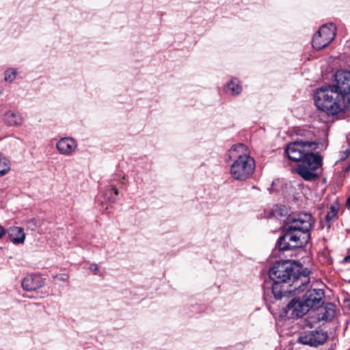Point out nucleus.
Masks as SVG:
<instances>
[{"label": "nucleus", "instance_id": "26", "mask_svg": "<svg viewBox=\"0 0 350 350\" xmlns=\"http://www.w3.org/2000/svg\"><path fill=\"white\" fill-rule=\"evenodd\" d=\"M4 89L0 86V96L3 93Z\"/></svg>", "mask_w": 350, "mask_h": 350}, {"label": "nucleus", "instance_id": "20", "mask_svg": "<svg viewBox=\"0 0 350 350\" xmlns=\"http://www.w3.org/2000/svg\"><path fill=\"white\" fill-rule=\"evenodd\" d=\"M337 211V209L332 206L327 213L326 220L329 221L334 219L336 216Z\"/></svg>", "mask_w": 350, "mask_h": 350}, {"label": "nucleus", "instance_id": "18", "mask_svg": "<svg viewBox=\"0 0 350 350\" xmlns=\"http://www.w3.org/2000/svg\"><path fill=\"white\" fill-rule=\"evenodd\" d=\"M17 72L14 68H9L5 70L4 80L6 82L12 83L16 77Z\"/></svg>", "mask_w": 350, "mask_h": 350}, {"label": "nucleus", "instance_id": "13", "mask_svg": "<svg viewBox=\"0 0 350 350\" xmlns=\"http://www.w3.org/2000/svg\"><path fill=\"white\" fill-rule=\"evenodd\" d=\"M43 284V279L37 275H27L22 282L23 288L29 291H36L42 287Z\"/></svg>", "mask_w": 350, "mask_h": 350}, {"label": "nucleus", "instance_id": "1", "mask_svg": "<svg viewBox=\"0 0 350 350\" xmlns=\"http://www.w3.org/2000/svg\"><path fill=\"white\" fill-rule=\"evenodd\" d=\"M314 144L310 142L296 141L289 143L285 153L293 161H301L295 172L305 180L312 181L318 178L317 170L322 165V157L312 152Z\"/></svg>", "mask_w": 350, "mask_h": 350}, {"label": "nucleus", "instance_id": "12", "mask_svg": "<svg viewBox=\"0 0 350 350\" xmlns=\"http://www.w3.org/2000/svg\"><path fill=\"white\" fill-rule=\"evenodd\" d=\"M286 309L288 313L296 317H301L310 310L302 299H296L287 305Z\"/></svg>", "mask_w": 350, "mask_h": 350}, {"label": "nucleus", "instance_id": "21", "mask_svg": "<svg viewBox=\"0 0 350 350\" xmlns=\"http://www.w3.org/2000/svg\"><path fill=\"white\" fill-rule=\"evenodd\" d=\"M90 270L92 271L95 275H100L99 267L97 264H92L90 266Z\"/></svg>", "mask_w": 350, "mask_h": 350}, {"label": "nucleus", "instance_id": "15", "mask_svg": "<svg viewBox=\"0 0 350 350\" xmlns=\"http://www.w3.org/2000/svg\"><path fill=\"white\" fill-rule=\"evenodd\" d=\"M3 120L10 126H21L23 122V116L18 113L11 111H7L3 116Z\"/></svg>", "mask_w": 350, "mask_h": 350}, {"label": "nucleus", "instance_id": "3", "mask_svg": "<svg viewBox=\"0 0 350 350\" xmlns=\"http://www.w3.org/2000/svg\"><path fill=\"white\" fill-rule=\"evenodd\" d=\"M227 157L234 160L230 165V174L234 180L245 181L252 176L256 167L255 161L245 145L237 144L232 146Z\"/></svg>", "mask_w": 350, "mask_h": 350}, {"label": "nucleus", "instance_id": "10", "mask_svg": "<svg viewBox=\"0 0 350 350\" xmlns=\"http://www.w3.org/2000/svg\"><path fill=\"white\" fill-rule=\"evenodd\" d=\"M324 293L321 289H312L306 292L302 298L305 304L310 310L313 308H319L323 304Z\"/></svg>", "mask_w": 350, "mask_h": 350}, {"label": "nucleus", "instance_id": "17", "mask_svg": "<svg viewBox=\"0 0 350 350\" xmlns=\"http://www.w3.org/2000/svg\"><path fill=\"white\" fill-rule=\"evenodd\" d=\"M11 169V164L6 157H0V176L8 174Z\"/></svg>", "mask_w": 350, "mask_h": 350}, {"label": "nucleus", "instance_id": "6", "mask_svg": "<svg viewBox=\"0 0 350 350\" xmlns=\"http://www.w3.org/2000/svg\"><path fill=\"white\" fill-rule=\"evenodd\" d=\"M334 94L328 91L326 94H322L321 98L325 105H321L318 109L332 116L345 111H350V93L334 100Z\"/></svg>", "mask_w": 350, "mask_h": 350}, {"label": "nucleus", "instance_id": "5", "mask_svg": "<svg viewBox=\"0 0 350 350\" xmlns=\"http://www.w3.org/2000/svg\"><path fill=\"white\" fill-rule=\"evenodd\" d=\"M294 270L291 261L278 262L269 269V277L273 281L272 293L279 299L282 297V288L291 282Z\"/></svg>", "mask_w": 350, "mask_h": 350}, {"label": "nucleus", "instance_id": "11", "mask_svg": "<svg viewBox=\"0 0 350 350\" xmlns=\"http://www.w3.org/2000/svg\"><path fill=\"white\" fill-rule=\"evenodd\" d=\"M56 148L60 154L70 156L75 152L77 143L73 138L63 137L57 142Z\"/></svg>", "mask_w": 350, "mask_h": 350}, {"label": "nucleus", "instance_id": "29", "mask_svg": "<svg viewBox=\"0 0 350 350\" xmlns=\"http://www.w3.org/2000/svg\"><path fill=\"white\" fill-rule=\"evenodd\" d=\"M349 258H350V256L345 258V260H349Z\"/></svg>", "mask_w": 350, "mask_h": 350}, {"label": "nucleus", "instance_id": "14", "mask_svg": "<svg viewBox=\"0 0 350 350\" xmlns=\"http://www.w3.org/2000/svg\"><path fill=\"white\" fill-rule=\"evenodd\" d=\"M9 237L11 241L14 244H22L25 239V234L23 229L21 227L13 226L8 230Z\"/></svg>", "mask_w": 350, "mask_h": 350}, {"label": "nucleus", "instance_id": "27", "mask_svg": "<svg viewBox=\"0 0 350 350\" xmlns=\"http://www.w3.org/2000/svg\"><path fill=\"white\" fill-rule=\"evenodd\" d=\"M110 200H111L112 202H115V199L114 198H111Z\"/></svg>", "mask_w": 350, "mask_h": 350}, {"label": "nucleus", "instance_id": "23", "mask_svg": "<svg viewBox=\"0 0 350 350\" xmlns=\"http://www.w3.org/2000/svg\"><path fill=\"white\" fill-rule=\"evenodd\" d=\"M5 234V228L0 225V239H1Z\"/></svg>", "mask_w": 350, "mask_h": 350}, {"label": "nucleus", "instance_id": "4", "mask_svg": "<svg viewBox=\"0 0 350 350\" xmlns=\"http://www.w3.org/2000/svg\"><path fill=\"white\" fill-rule=\"evenodd\" d=\"M334 83L332 85L323 86L314 93V103L317 108L325 105L321 96L327 92H334V100L350 93V72L343 70H338L334 75Z\"/></svg>", "mask_w": 350, "mask_h": 350}, {"label": "nucleus", "instance_id": "24", "mask_svg": "<svg viewBox=\"0 0 350 350\" xmlns=\"http://www.w3.org/2000/svg\"><path fill=\"white\" fill-rule=\"evenodd\" d=\"M60 275L62 276L59 278L61 280H66L68 278L67 274H62Z\"/></svg>", "mask_w": 350, "mask_h": 350}, {"label": "nucleus", "instance_id": "7", "mask_svg": "<svg viewBox=\"0 0 350 350\" xmlns=\"http://www.w3.org/2000/svg\"><path fill=\"white\" fill-rule=\"evenodd\" d=\"M336 27L333 23L322 25L312 39V46L321 50L328 46L336 36Z\"/></svg>", "mask_w": 350, "mask_h": 350}, {"label": "nucleus", "instance_id": "22", "mask_svg": "<svg viewBox=\"0 0 350 350\" xmlns=\"http://www.w3.org/2000/svg\"><path fill=\"white\" fill-rule=\"evenodd\" d=\"M107 190L108 191H113L116 196L118 195V189L113 186H109Z\"/></svg>", "mask_w": 350, "mask_h": 350}, {"label": "nucleus", "instance_id": "19", "mask_svg": "<svg viewBox=\"0 0 350 350\" xmlns=\"http://www.w3.org/2000/svg\"><path fill=\"white\" fill-rule=\"evenodd\" d=\"M335 314V310L333 305H329L326 307V312L323 317L326 321L330 320Z\"/></svg>", "mask_w": 350, "mask_h": 350}, {"label": "nucleus", "instance_id": "9", "mask_svg": "<svg viewBox=\"0 0 350 350\" xmlns=\"http://www.w3.org/2000/svg\"><path fill=\"white\" fill-rule=\"evenodd\" d=\"M327 335L323 331L309 332L304 333L298 338V342L303 345L317 347L327 340Z\"/></svg>", "mask_w": 350, "mask_h": 350}, {"label": "nucleus", "instance_id": "25", "mask_svg": "<svg viewBox=\"0 0 350 350\" xmlns=\"http://www.w3.org/2000/svg\"><path fill=\"white\" fill-rule=\"evenodd\" d=\"M347 206L350 208V196L347 198Z\"/></svg>", "mask_w": 350, "mask_h": 350}, {"label": "nucleus", "instance_id": "8", "mask_svg": "<svg viewBox=\"0 0 350 350\" xmlns=\"http://www.w3.org/2000/svg\"><path fill=\"white\" fill-rule=\"evenodd\" d=\"M292 280L288 282V286L282 288V297L290 293H299L304 291L306 285L310 282V278L308 274L297 273L293 270L291 275Z\"/></svg>", "mask_w": 350, "mask_h": 350}, {"label": "nucleus", "instance_id": "2", "mask_svg": "<svg viewBox=\"0 0 350 350\" xmlns=\"http://www.w3.org/2000/svg\"><path fill=\"white\" fill-rule=\"evenodd\" d=\"M313 224L310 214L301 213L288 226L285 234L280 237L278 246L281 250H292L304 246L310 239V230Z\"/></svg>", "mask_w": 350, "mask_h": 350}, {"label": "nucleus", "instance_id": "28", "mask_svg": "<svg viewBox=\"0 0 350 350\" xmlns=\"http://www.w3.org/2000/svg\"><path fill=\"white\" fill-rule=\"evenodd\" d=\"M349 258H350V256L345 258V260H349Z\"/></svg>", "mask_w": 350, "mask_h": 350}, {"label": "nucleus", "instance_id": "16", "mask_svg": "<svg viewBox=\"0 0 350 350\" xmlns=\"http://www.w3.org/2000/svg\"><path fill=\"white\" fill-rule=\"evenodd\" d=\"M225 90L232 95H237L241 93L242 88L239 81L237 79H233L226 85Z\"/></svg>", "mask_w": 350, "mask_h": 350}]
</instances>
